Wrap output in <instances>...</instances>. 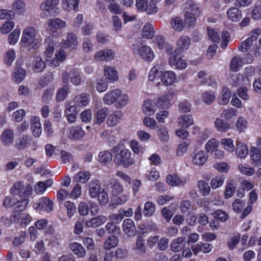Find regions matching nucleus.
<instances>
[{"mask_svg": "<svg viewBox=\"0 0 261 261\" xmlns=\"http://www.w3.org/2000/svg\"><path fill=\"white\" fill-rule=\"evenodd\" d=\"M41 41L42 38L38 35V31L34 27L29 26L23 30L20 40L21 47L28 51L37 49Z\"/></svg>", "mask_w": 261, "mask_h": 261, "instance_id": "1", "label": "nucleus"}, {"mask_svg": "<svg viewBox=\"0 0 261 261\" xmlns=\"http://www.w3.org/2000/svg\"><path fill=\"white\" fill-rule=\"evenodd\" d=\"M112 151L115 154L114 162L116 165L123 166L124 168H127L134 164L135 160L131 158L132 153L127 149L117 145L112 148Z\"/></svg>", "mask_w": 261, "mask_h": 261, "instance_id": "2", "label": "nucleus"}, {"mask_svg": "<svg viewBox=\"0 0 261 261\" xmlns=\"http://www.w3.org/2000/svg\"><path fill=\"white\" fill-rule=\"evenodd\" d=\"M128 96L123 94L119 89H115L107 92L102 98L106 105L111 106L116 102L120 107H124L128 102Z\"/></svg>", "mask_w": 261, "mask_h": 261, "instance_id": "3", "label": "nucleus"}, {"mask_svg": "<svg viewBox=\"0 0 261 261\" xmlns=\"http://www.w3.org/2000/svg\"><path fill=\"white\" fill-rule=\"evenodd\" d=\"M33 144V150H35L38 147V144L34 141L32 137L27 134H23L17 138L15 141L14 147L18 150H23L28 149Z\"/></svg>", "mask_w": 261, "mask_h": 261, "instance_id": "4", "label": "nucleus"}, {"mask_svg": "<svg viewBox=\"0 0 261 261\" xmlns=\"http://www.w3.org/2000/svg\"><path fill=\"white\" fill-rule=\"evenodd\" d=\"M132 49L135 54L139 55L145 61L150 62L154 58V53L149 46L133 44Z\"/></svg>", "mask_w": 261, "mask_h": 261, "instance_id": "5", "label": "nucleus"}, {"mask_svg": "<svg viewBox=\"0 0 261 261\" xmlns=\"http://www.w3.org/2000/svg\"><path fill=\"white\" fill-rule=\"evenodd\" d=\"M70 79L71 83L75 86H79L81 83V76L80 73L75 69H72L70 72L64 71L62 73V79L64 84H67Z\"/></svg>", "mask_w": 261, "mask_h": 261, "instance_id": "6", "label": "nucleus"}, {"mask_svg": "<svg viewBox=\"0 0 261 261\" xmlns=\"http://www.w3.org/2000/svg\"><path fill=\"white\" fill-rule=\"evenodd\" d=\"M115 56V51L111 49H105L97 51L94 59L97 62L110 61L112 60Z\"/></svg>", "mask_w": 261, "mask_h": 261, "instance_id": "7", "label": "nucleus"}, {"mask_svg": "<svg viewBox=\"0 0 261 261\" xmlns=\"http://www.w3.org/2000/svg\"><path fill=\"white\" fill-rule=\"evenodd\" d=\"M61 44L65 48L76 49L79 44L76 35L73 32H68L65 38L62 40Z\"/></svg>", "mask_w": 261, "mask_h": 261, "instance_id": "8", "label": "nucleus"}, {"mask_svg": "<svg viewBox=\"0 0 261 261\" xmlns=\"http://www.w3.org/2000/svg\"><path fill=\"white\" fill-rule=\"evenodd\" d=\"M34 207L37 211H42L48 213L53 209V202L47 197H43L34 204Z\"/></svg>", "mask_w": 261, "mask_h": 261, "instance_id": "9", "label": "nucleus"}, {"mask_svg": "<svg viewBox=\"0 0 261 261\" xmlns=\"http://www.w3.org/2000/svg\"><path fill=\"white\" fill-rule=\"evenodd\" d=\"M169 63L171 66L179 70L185 69L187 66L186 61L179 55V53L175 54L171 56L169 59Z\"/></svg>", "mask_w": 261, "mask_h": 261, "instance_id": "10", "label": "nucleus"}, {"mask_svg": "<svg viewBox=\"0 0 261 261\" xmlns=\"http://www.w3.org/2000/svg\"><path fill=\"white\" fill-rule=\"evenodd\" d=\"M208 155L204 150H199L193 153L192 163L199 167L202 166L207 161Z\"/></svg>", "mask_w": 261, "mask_h": 261, "instance_id": "11", "label": "nucleus"}, {"mask_svg": "<svg viewBox=\"0 0 261 261\" xmlns=\"http://www.w3.org/2000/svg\"><path fill=\"white\" fill-rule=\"evenodd\" d=\"M173 98V93L168 92L165 94L158 97L155 105L160 109H167L170 106V100Z\"/></svg>", "mask_w": 261, "mask_h": 261, "instance_id": "12", "label": "nucleus"}, {"mask_svg": "<svg viewBox=\"0 0 261 261\" xmlns=\"http://www.w3.org/2000/svg\"><path fill=\"white\" fill-rule=\"evenodd\" d=\"M47 25L49 30L54 35L55 33H57L59 29L66 27V23L65 21L59 18H56L48 20Z\"/></svg>", "mask_w": 261, "mask_h": 261, "instance_id": "13", "label": "nucleus"}, {"mask_svg": "<svg viewBox=\"0 0 261 261\" xmlns=\"http://www.w3.org/2000/svg\"><path fill=\"white\" fill-rule=\"evenodd\" d=\"M184 8L189 10V13L195 16L199 17L202 15V10L200 5L192 1L186 2L184 4Z\"/></svg>", "mask_w": 261, "mask_h": 261, "instance_id": "14", "label": "nucleus"}, {"mask_svg": "<svg viewBox=\"0 0 261 261\" xmlns=\"http://www.w3.org/2000/svg\"><path fill=\"white\" fill-rule=\"evenodd\" d=\"M107 221V217L104 215H98L85 222V225L87 227L96 228L103 224Z\"/></svg>", "mask_w": 261, "mask_h": 261, "instance_id": "15", "label": "nucleus"}, {"mask_svg": "<svg viewBox=\"0 0 261 261\" xmlns=\"http://www.w3.org/2000/svg\"><path fill=\"white\" fill-rule=\"evenodd\" d=\"M122 228L124 233L129 237L136 234V227L134 222L130 219H126L123 221Z\"/></svg>", "mask_w": 261, "mask_h": 261, "instance_id": "16", "label": "nucleus"}, {"mask_svg": "<svg viewBox=\"0 0 261 261\" xmlns=\"http://www.w3.org/2000/svg\"><path fill=\"white\" fill-rule=\"evenodd\" d=\"M31 128L34 137L38 138L40 136L42 133V128L38 117L33 116L31 118Z\"/></svg>", "mask_w": 261, "mask_h": 261, "instance_id": "17", "label": "nucleus"}, {"mask_svg": "<svg viewBox=\"0 0 261 261\" xmlns=\"http://www.w3.org/2000/svg\"><path fill=\"white\" fill-rule=\"evenodd\" d=\"M186 244V238L179 237L172 240L170 244V250L173 252H178L181 251Z\"/></svg>", "mask_w": 261, "mask_h": 261, "instance_id": "18", "label": "nucleus"}, {"mask_svg": "<svg viewBox=\"0 0 261 261\" xmlns=\"http://www.w3.org/2000/svg\"><path fill=\"white\" fill-rule=\"evenodd\" d=\"M191 44V39L186 36H182L177 42V48L175 50V54L179 53L186 50Z\"/></svg>", "mask_w": 261, "mask_h": 261, "instance_id": "19", "label": "nucleus"}, {"mask_svg": "<svg viewBox=\"0 0 261 261\" xmlns=\"http://www.w3.org/2000/svg\"><path fill=\"white\" fill-rule=\"evenodd\" d=\"M103 189L101 187L99 180L93 179L91 180L89 185V194L91 198H96L98 193Z\"/></svg>", "mask_w": 261, "mask_h": 261, "instance_id": "20", "label": "nucleus"}, {"mask_svg": "<svg viewBox=\"0 0 261 261\" xmlns=\"http://www.w3.org/2000/svg\"><path fill=\"white\" fill-rule=\"evenodd\" d=\"M14 134L10 129H5L2 133L1 141L3 144L6 146H10L14 141Z\"/></svg>", "mask_w": 261, "mask_h": 261, "instance_id": "21", "label": "nucleus"}, {"mask_svg": "<svg viewBox=\"0 0 261 261\" xmlns=\"http://www.w3.org/2000/svg\"><path fill=\"white\" fill-rule=\"evenodd\" d=\"M146 249L143 237L142 236H138L133 247V250L137 254H143L146 252Z\"/></svg>", "mask_w": 261, "mask_h": 261, "instance_id": "22", "label": "nucleus"}, {"mask_svg": "<svg viewBox=\"0 0 261 261\" xmlns=\"http://www.w3.org/2000/svg\"><path fill=\"white\" fill-rule=\"evenodd\" d=\"M12 217L15 220L20 221V224L21 226L27 225L31 221V217L28 214L20 213L15 211L14 214H12Z\"/></svg>", "mask_w": 261, "mask_h": 261, "instance_id": "23", "label": "nucleus"}, {"mask_svg": "<svg viewBox=\"0 0 261 261\" xmlns=\"http://www.w3.org/2000/svg\"><path fill=\"white\" fill-rule=\"evenodd\" d=\"M227 15L229 20L234 22L239 21L242 17V11L237 7H231L228 9Z\"/></svg>", "mask_w": 261, "mask_h": 261, "instance_id": "24", "label": "nucleus"}, {"mask_svg": "<svg viewBox=\"0 0 261 261\" xmlns=\"http://www.w3.org/2000/svg\"><path fill=\"white\" fill-rule=\"evenodd\" d=\"M81 0H61L63 8L67 11L73 10L77 12Z\"/></svg>", "mask_w": 261, "mask_h": 261, "instance_id": "25", "label": "nucleus"}, {"mask_svg": "<svg viewBox=\"0 0 261 261\" xmlns=\"http://www.w3.org/2000/svg\"><path fill=\"white\" fill-rule=\"evenodd\" d=\"M123 117V113L120 111L114 112L108 116L107 119L108 125L110 126H115Z\"/></svg>", "mask_w": 261, "mask_h": 261, "instance_id": "26", "label": "nucleus"}, {"mask_svg": "<svg viewBox=\"0 0 261 261\" xmlns=\"http://www.w3.org/2000/svg\"><path fill=\"white\" fill-rule=\"evenodd\" d=\"M71 250L79 257L84 258L86 255V251L85 248L77 242L71 243L69 245Z\"/></svg>", "mask_w": 261, "mask_h": 261, "instance_id": "27", "label": "nucleus"}, {"mask_svg": "<svg viewBox=\"0 0 261 261\" xmlns=\"http://www.w3.org/2000/svg\"><path fill=\"white\" fill-rule=\"evenodd\" d=\"M161 81L166 86L171 85L176 79L175 73L172 71H166L161 75Z\"/></svg>", "mask_w": 261, "mask_h": 261, "instance_id": "28", "label": "nucleus"}, {"mask_svg": "<svg viewBox=\"0 0 261 261\" xmlns=\"http://www.w3.org/2000/svg\"><path fill=\"white\" fill-rule=\"evenodd\" d=\"M170 25L176 32H181L185 28V23L182 18L178 16L174 17L171 19Z\"/></svg>", "mask_w": 261, "mask_h": 261, "instance_id": "29", "label": "nucleus"}, {"mask_svg": "<svg viewBox=\"0 0 261 261\" xmlns=\"http://www.w3.org/2000/svg\"><path fill=\"white\" fill-rule=\"evenodd\" d=\"M85 136V132L80 126H73L71 127L68 137L70 139L78 140Z\"/></svg>", "mask_w": 261, "mask_h": 261, "instance_id": "30", "label": "nucleus"}, {"mask_svg": "<svg viewBox=\"0 0 261 261\" xmlns=\"http://www.w3.org/2000/svg\"><path fill=\"white\" fill-rule=\"evenodd\" d=\"M60 0H46L41 4L40 8L41 10L50 12L59 5Z\"/></svg>", "mask_w": 261, "mask_h": 261, "instance_id": "31", "label": "nucleus"}, {"mask_svg": "<svg viewBox=\"0 0 261 261\" xmlns=\"http://www.w3.org/2000/svg\"><path fill=\"white\" fill-rule=\"evenodd\" d=\"M214 125L216 129L221 133H225L230 128L229 123L220 118H217L215 119Z\"/></svg>", "mask_w": 261, "mask_h": 261, "instance_id": "32", "label": "nucleus"}, {"mask_svg": "<svg viewBox=\"0 0 261 261\" xmlns=\"http://www.w3.org/2000/svg\"><path fill=\"white\" fill-rule=\"evenodd\" d=\"M155 105V103H153L151 100H146L142 106L143 113L147 116L153 115L156 110Z\"/></svg>", "mask_w": 261, "mask_h": 261, "instance_id": "33", "label": "nucleus"}, {"mask_svg": "<svg viewBox=\"0 0 261 261\" xmlns=\"http://www.w3.org/2000/svg\"><path fill=\"white\" fill-rule=\"evenodd\" d=\"M89 95L86 93H82L74 97L73 99L74 103L79 107H84L89 102Z\"/></svg>", "mask_w": 261, "mask_h": 261, "instance_id": "34", "label": "nucleus"}, {"mask_svg": "<svg viewBox=\"0 0 261 261\" xmlns=\"http://www.w3.org/2000/svg\"><path fill=\"white\" fill-rule=\"evenodd\" d=\"M250 157L253 165L258 166L261 164V152L259 149L252 147L250 149Z\"/></svg>", "mask_w": 261, "mask_h": 261, "instance_id": "35", "label": "nucleus"}, {"mask_svg": "<svg viewBox=\"0 0 261 261\" xmlns=\"http://www.w3.org/2000/svg\"><path fill=\"white\" fill-rule=\"evenodd\" d=\"M46 68V64L42 58L40 56H36L33 63L32 69L36 72H41Z\"/></svg>", "mask_w": 261, "mask_h": 261, "instance_id": "36", "label": "nucleus"}, {"mask_svg": "<svg viewBox=\"0 0 261 261\" xmlns=\"http://www.w3.org/2000/svg\"><path fill=\"white\" fill-rule=\"evenodd\" d=\"M193 124V120L191 115H181L178 119L179 125L184 128H188L190 125Z\"/></svg>", "mask_w": 261, "mask_h": 261, "instance_id": "37", "label": "nucleus"}, {"mask_svg": "<svg viewBox=\"0 0 261 261\" xmlns=\"http://www.w3.org/2000/svg\"><path fill=\"white\" fill-rule=\"evenodd\" d=\"M105 76L111 81H116L118 79L117 71L112 67L107 66L104 69Z\"/></svg>", "mask_w": 261, "mask_h": 261, "instance_id": "38", "label": "nucleus"}, {"mask_svg": "<svg viewBox=\"0 0 261 261\" xmlns=\"http://www.w3.org/2000/svg\"><path fill=\"white\" fill-rule=\"evenodd\" d=\"M77 110L74 106H71L67 108L65 111V115L67 120L70 123H73L76 117Z\"/></svg>", "mask_w": 261, "mask_h": 261, "instance_id": "39", "label": "nucleus"}, {"mask_svg": "<svg viewBox=\"0 0 261 261\" xmlns=\"http://www.w3.org/2000/svg\"><path fill=\"white\" fill-rule=\"evenodd\" d=\"M108 112V108H104L98 110L94 117V123L101 124L105 121Z\"/></svg>", "mask_w": 261, "mask_h": 261, "instance_id": "40", "label": "nucleus"}, {"mask_svg": "<svg viewBox=\"0 0 261 261\" xmlns=\"http://www.w3.org/2000/svg\"><path fill=\"white\" fill-rule=\"evenodd\" d=\"M25 70L20 67H17L14 69L13 77L17 83L21 82L25 76Z\"/></svg>", "mask_w": 261, "mask_h": 261, "instance_id": "41", "label": "nucleus"}, {"mask_svg": "<svg viewBox=\"0 0 261 261\" xmlns=\"http://www.w3.org/2000/svg\"><path fill=\"white\" fill-rule=\"evenodd\" d=\"M154 30L153 25L150 23H146L142 30V34L143 37L147 39H151L154 36Z\"/></svg>", "mask_w": 261, "mask_h": 261, "instance_id": "42", "label": "nucleus"}, {"mask_svg": "<svg viewBox=\"0 0 261 261\" xmlns=\"http://www.w3.org/2000/svg\"><path fill=\"white\" fill-rule=\"evenodd\" d=\"M69 91V87L67 84L59 88L56 94V99L58 101H63L67 97Z\"/></svg>", "mask_w": 261, "mask_h": 261, "instance_id": "43", "label": "nucleus"}, {"mask_svg": "<svg viewBox=\"0 0 261 261\" xmlns=\"http://www.w3.org/2000/svg\"><path fill=\"white\" fill-rule=\"evenodd\" d=\"M219 146V142L215 138L209 140L205 145V149L206 152H213Z\"/></svg>", "mask_w": 261, "mask_h": 261, "instance_id": "44", "label": "nucleus"}, {"mask_svg": "<svg viewBox=\"0 0 261 261\" xmlns=\"http://www.w3.org/2000/svg\"><path fill=\"white\" fill-rule=\"evenodd\" d=\"M155 211V205L151 201H147L144 204L143 213L146 217H150Z\"/></svg>", "mask_w": 261, "mask_h": 261, "instance_id": "45", "label": "nucleus"}, {"mask_svg": "<svg viewBox=\"0 0 261 261\" xmlns=\"http://www.w3.org/2000/svg\"><path fill=\"white\" fill-rule=\"evenodd\" d=\"M237 112V110L234 108H227L222 111L220 116L225 120H229L236 116Z\"/></svg>", "mask_w": 261, "mask_h": 261, "instance_id": "46", "label": "nucleus"}, {"mask_svg": "<svg viewBox=\"0 0 261 261\" xmlns=\"http://www.w3.org/2000/svg\"><path fill=\"white\" fill-rule=\"evenodd\" d=\"M119 240L114 236H110L106 240L103 244V247L106 250H110L118 245Z\"/></svg>", "mask_w": 261, "mask_h": 261, "instance_id": "47", "label": "nucleus"}, {"mask_svg": "<svg viewBox=\"0 0 261 261\" xmlns=\"http://www.w3.org/2000/svg\"><path fill=\"white\" fill-rule=\"evenodd\" d=\"M167 182L172 186L184 185V181L176 174L168 175L166 177Z\"/></svg>", "mask_w": 261, "mask_h": 261, "instance_id": "48", "label": "nucleus"}, {"mask_svg": "<svg viewBox=\"0 0 261 261\" xmlns=\"http://www.w3.org/2000/svg\"><path fill=\"white\" fill-rule=\"evenodd\" d=\"M12 8L18 14H22L26 9L25 5L21 0H15L12 4Z\"/></svg>", "mask_w": 261, "mask_h": 261, "instance_id": "49", "label": "nucleus"}, {"mask_svg": "<svg viewBox=\"0 0 261 261\" xmlns=\"http://www.w3.org/2000/svg\"><path fill=\"white\" fill-rule=\"evenodd\" d=\"M236 153L241 158H245L248 153L246 145L242 143L238 142L237 144Z\"/></svg>", "mask_w": 261, "mask_h": 261, "instance_id": "50", "label": "nucleus"}, {"mask_svg": "<svg viewBox=\"0 0 261 261\" xmlns=\"http://www.w3.org/2000/svg\"><path fill=\"white\" fill-rule=\"evenodd\" d=\"M243 60L239 56L234 57L231 60L230 64V70L232 71L236 72L239 69L242 67L243 65Z\"/></svg>", "mask_w": 261, "mask_h": 261, "instance_id": "51", "label": "nucleus"}, {"mask_svg": "<svg viewBox=\"0 0 261 261\" xmlns=\"http://www.w3.org/2000/svg\"><path fill=\"white\" fill-rule=\"evenodd\" d=\"M231 93L230 90L227 87H224L222 89L221 98L219 100V103L221 105H227L230 100Z\"/></svg>", "mask_w": 261, "mask_h": 261, "instance_id": "52", "label": "nucleus"}, {"mask_svg": "<svg viewBox=\"0 0 261 261\" xmlns=\"http://www.w3.org/2000/svg\"><path fill=\"white\" fill-rule=\"evenodd\" d=\"M196 17L189 12H186L184 14L185 26L187 25L188 28L194 27L196 22Z\"/></svg>", "mask_w": 261, "mask_h": 261, "instance_id": "53", "label": "nucleus"}, {"mask_svg": "<svg viewBox=\"0 0 261 261\" xmlns=\"http://www.w3.org/2000/svg\"><path fill=\"white\" fill-rule=\"evenodd\" d=\"M133 211L132 208H128L127 210L121 208L119 210V214L114 215V219L118 220H122L124 217H129L133 215Z\"/></svg>", "mask_w": 261, "mask_h": 261, "instance_id": "54", "label": "nucleus"}, {"mask_svg": "<svg viewBox=\"0 0 261 261\" xmlns=\"http://www.w3.org/2000/svg\"><path fill=\"white\" fill-rule=\"evenodd\" d=\"M29 202V199H21L20 200H18L16 203H14L13 205L14 206V208L13 214H14L15 211L20 212V211L21 212L24 211L26 208Z\"/></svg>", "mask_w": 261, "mask_h": 261, "instance_id": "55", "label": "nucleus"}, {"mask_svg": "<svg viewBox=\"0 0 261 261\" xmlns=\"http://www.w3.org/2000/svg\"><path fill=\"white\" fill-rule=\"evenodd\" d=\"M90 177V173L87 171L80 172L75 175L74 179L75 181L85 183Z\"/></svg>", "mask_w": 261, "mask_h": 261, "instance_id": "56", "label": "nucleus"}, {"mask_svg": "<svg viewBox=\"0 0 261 261\" xmlns=\"http://www.w3.org/2000/svg\"><path fill=\"white\" fill-rule=\"evenodd\" d=\"M64 206L66 208L67 216L71 218L76 213L77 208L73 202L69 201H66L64 202Z\"/></svg>", "mask_w": 261, "mask_h": 261, "instance_id": "57", "label": "nucleus"}, {"mask_svg": "<svg viewBox=\"0 0 261 261\" xmlns=\"http://www.w3.org/2000/svg\"><path fill=\"white\" fill-rule=\"evenodd\" d=\"M99 161L102 163L107 164L111 162L112 154L109 151H101L98 155Z\"/></svg>", "mask_w": 261, "mask_h": 261, "instance_id": "58", "label": "nucleus"}, {"mask_svg": "<svg viewBox=\"0 0 261 261\" xmlns=\"http://www.w3.org/2000/svg\"><path fill=\"white\" fill-rule=\"evenodd\" d=\"M198 187L203 196H207L210 192L211 188L208 184L204 180H201L198 182Z\"/></svg>", "mask_w": 261, "mask_h": 261, "instance_id": "59", "label": "nucleus"}, {"mask_svg": "<svg viewBox=\"0 0 261 261\" xmlns=\"http://www.w3.org/2000/svg\"><path fill=\"white\" fill-rule=\"evenodd\" d=\"M247 124L248 122L246 119L243 117L240 116L237 120L236 127L239 132H244L247 127Z\"/></svg>", "mask_w": 261, "mask_h": 261, "instance_id": "60", "label": "nucleus"}, {"mask_svg": "<svg viewBox=\"0 0 261 261\" xmlns=\"http://www.w3.org/2000/svg\"><path fill=\"white\" fill-rule=\"evenodd\" d=\"M221 144L223 148L229 152H232L234 149L233 141L230 139H222L221 140Z\"/></svg>", "mask_w": 261, "mask_h": 261, "instance_id": "61", "label": "nucleus"}, {"mask_svg": "<svg viewBox=\"0 0 261 261\" xmlns=\"http://www.w3.org/2000/svg\"><path fill=\"white\" fill-rule=\"evenodd\" d=\"M108 8L111 13L115 14H120L122 12V10L121 8L120 5L116 3L115 0L109 4L108 6Z\"/></svg>", "mask_w": 261, "mask_h": 261, "instance_id": "62", "label": "nucleus"}, {"mask_svg": "<svg viewBox=\"0 0 261 261\" xmlns=\"http://www.w3.org/2000/svg\"><path fill=\"white\" fill-rule=\"evenodd\" d=\"M236 185L232 183H228L225 188L224 197L225 198L228 199L231 197L236 190Z\"/></svg>", "mask_w": 261, "mask_h": 261, "instance_id": "63", "label": "nucleus"}, {"mask_svg": "<svg viewBox=\"0 0 261 261\" xmlns=\"http://www.w3.org/2000/svg\"><path fill=\"white\" fill-rule=\"evenodd\" d=\"M224 181V178L223 176H216L211 180V187L213 189L218 188L223 184Z\"/></svg>", "mask_w": 261, "mask_h": 261, "instance_id": "64", "label": "nucleus"}]
</instances>
